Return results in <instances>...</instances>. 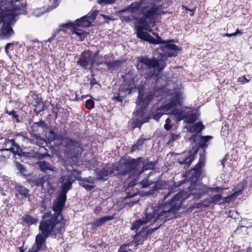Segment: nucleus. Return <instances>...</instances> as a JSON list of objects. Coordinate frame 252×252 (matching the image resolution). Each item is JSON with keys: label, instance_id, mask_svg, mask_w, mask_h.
Masks as SVG:
<instances>
[{"label": "nucleus", "instance_id": "1", "mask_svg": "<svg viewBox=\"0 0 252 252\" xmlns=\"http://www.w3.org/2000/svg\"><path fill=\"white\" fill-rule=\"evenodd\" d=\"M182 194L178 193L175 195L169 202L161 205L158 210L152 212L146 211L145 216L141 219L145 224L150 225L156 223L157 226L147 231V234H151L157 230L163 223L172 219L176 218L177 211L181 205Z\"/></svg>", "mask_w": 252, "mask_h": 252}, {"label": "nucleus", "instance_id": "2", "mask_svg": "<svg viewBox=\"0 0 252 252\" xmlns=\"http://www.w3.org/2000/svg\"><path fill=\"white\" fill-rule=\"evenodd\" d=\"M168 93L166 92L165 87L160 88L158 90L155 89L153 92H149L146 94L145 98H143L144 94L141 90L139 91V94L136 100V110L133 112V116L132 121L133 123V127L140 128L145 123L147 122L149 117L145 112V110L148 106L149 102L154 97H158L160 95L167 96Z\"/></svg>", "mask_w": 252, "mask_h": 252}, {"label": "nucleus", "instance_id": "3", "mask_svg": "<svg viewBox=\"0 0 252 252\" xmlns=\"http://www.w3.org/2000/svg\"><path fill=\"white\" fill-rule=\"evenodd\" d=\"M65 220L63 215H53L50 212L45 213L39 226V230L46 236L56 237L65 231Z\"/></svg>", "mask_w": 252, "mask_h": 252}, {"label": "nucleus", "instance_id": "4", "mask_svg": "<svg viewBox=\"0 0 252 252\" xmlns=\"http://www.w3.org/2000/svg\"><path fill=\"white\" fill-rule=\"evenodd\" d=\"M97 13L98 11L94 10L83 16L80 19L76 20L75 23L70 22L62 24L59 27L58 32L63 31L65 32L67 29H72V33L76 34L82 41L86 37L88 33L81 32L82 30L81 28H87L90 26L92 22L95 19Z\"/></svg>", "mask_w": 252, "mask_h": 252}, {"label": "nucleus", "instance_id": "5", "mask_svg": "<svg viewBox=\"0 0 252 252\" xmlns=\"http://www.w3.org/2000/svg\"><path fill=\"white\" fill-rule=\"evenodd\" d=\"M178 96V103L170 109L171 114L174 115L177 121L182 120L187 124H192L197 120L199 117V113L197 111L188 107L182 106L180 98L181 94L180 93H175L172 97Z\"/></svg>", "mask_w": 252, "mask_h": 252}, {"label": "nucleus", "instance_id": "6", "mask_svg": "<svg viewBox=\"0 0 252 252\" xmlns=\"http://www.w3.org/2000/svg\"><path fill=\"white\" fill-rule=\"evenodd\" d=\"M138 61L137 69L140 70L143 74H147L149 77L154 75L155 68L160 71L166 65L165 62L161 59H149L146 57H141L139 58Z\"/></svg>", "mask_w": 252, "mask_h": 252}, {"label": "nucleus", "instance_id": "7", "mask_svg": "<svg viewBox=\"0 0 252 252\" xmlns=\"http://www.w3.org/2000/svg\"><path fill=\"white\" fill-rule=\"evenodd\" d=\"M20 11L18 10L15 13L7 10L2 12L0 22L3 23L0 29V37L2 39H8L14 34V32L11 28L17 21V17L19 15Z\"/></svg>", "mask_w": 252, "mask_h": 252}, {"label": "nucleus", "instance_id": "8", "mask_svg": "<svg viewBox=\"0 0 252 252\" xmlns=\"http://www.w3.org/2000/svg\"><path fill=\"white\" fill-rule=\"evenodd\" d=\"M141 159L140 158L137 159L131 158L123 164L120 163L116 165L117 171L114 173L121 175L135 173L138 176V171L137 170V168L139 166Z\"/></svg>", "mask_w": 252, "mask_h": 252}, {"label": "nucleus", "instance_id": "9", "mask_svg": "<svg viewBox=\"0 0 252 252\" xmlns=\"http://www.w3.org/2000/svg\"><path fill=\"white\" fill-rule=\"evenodd\" d=\"M63 142L66 148L65 154L71 158L77 159L83 150L81 142L67 137L63 139Z\"/></svg>", "mask_w": 252, "mask_h": 252}, {"label": "nucleus", "instance_id": "10", "mask_svg": "<svg viewBox=\"0 0 252 252\" xmlns=\"http://www.w3.org/2000/svg\"><path fill=\"white\" fill-rule=\"evenodd\" d=\"M149 6L148 0H141L140 1L132 2L126 9L123 10L122 11H128L131 13L133 18L137 20L142 17V14L145 12L146 9Z\"/></svg>", "mask_w": 252, "mask_h": 252}, {"label": "nucleus", "instance_id": "11", "mask_svg": "<svg viewBox=\"0 0 252 252\" xmlns=\"http://www.w3.org/2000/svg\"><path fill=\"white\" fill-rule=\"evenodd\" d=\"M149 7L146 9L145 12L142 14V16L138 22L142 28L146 30H148V28H150V25H152V27L154 26V21L150 22V21L152 17L157 14L158 10V7L155 5L150 7L151 3L149 2ZM149 31L151 32V30H149Z\"/></svg>", "mask_w": 252, "mask_h": 252}, {"label": "nucleus", "instance_id": "12", "mask_svg": "<svg viewBox=\"0 0 252 252\" xmlns=\"http://www.w3.org/2000/svg\"><path fill=\"white\" fill-rule=\"evenodd\" d=\"M178 96L172 97L168 102L164 103L160 107L157 108L156 112L153 113V119L158 121L162 115L169 113L170 109L178 104Z\"/></svg>", "mask_w": 252, "mask_h": 252}, {"label": "nucleus", "instance_id": "13", "mask_svg": "<svg viewBox=\"0 0 252 252\" xmlns=\"http://www.w3.org/2000/svg\"><path fill=\"white\" fill-rule=\"evenodd\" d=\"M5 5L3 11L9 10L10 12L15 13L19 10V15L26 12V2L23 0H8Z\"/></svg>", "mask_w": 252, "mask_h": 252}, {"label": "nucleus", "instance_id": "14", "mask_svg": "<svg viewBox=\"0 0 252 252\" xmlns=\"http://www.w3.org/2000/svg\"><path fill=\"white\" fill-rule=\"evenodd\" d=\"M73 180L70 175H63L59 179V183L61 184V192L60 194L66 196L67 192L71 189Z\"/></svg>", "mask_w": 252, "mask_h": 252}, {"label": "nucleus", "instance_id": "15", "mask_svg": "<svg viewBox=\"0 0 252 252\" xmlns=\"http://www.w3.org/2000/svg\"><path fill=\"white\" fill-rule=\"evenodd\" d=\"M66 201V196L59 194L53 205V210L55 212V213L53 214V215H62L61 212Z\"/></svg>", "mask_w": 252, "mask_h": 252}, {"label": "nucleus", "instance_id": "16", "mask_svg": "<svg viewBox=\"0 0 252 252\" xmlns=\"http://www.w3.org/2000/svg\"><path fill=\"white\" fill-rule=\"evenodd\" d=\"M6 147L5 149H2L1 151H10L15 154H19L21 151L19 145L16 143L14 139H6L3 144Z\"/></svg>", "mask_w": 252, "mask_h": 252}, {"label": "nucleus", "instance_id": "17", "mask_svg": "<svg viewBox=\"0 0 252 252\" xmlns=\"http://www.w3.org/2000/svg\"><path fill=\"white\" fill-rule=\"evenodd\" d=\"M15 196L19 200H23L29 198L30 190L23 185L17 184L15 186Z\"/></svg>", "mask_w": 252, "mask_h": 252}, {"label": "nucleus", "instance_id": "18", "mask_svg": "<svg viewBox=\"0 0 252 252\" xmlns=\"http://www.w3.org/2000/svg\"><path fill=\"white\" fill-rule=\"evenodd\" d=\"M116 166H112L111 167H106L103 168L101 171L97 172L96 174L97 179L105 180L107 179L109 175H118L114 173L116 172Z\"/></svg>", "mask_w": 252, "mask_h": 252}, {"label": "nucleus", "instance_id": "19", "mask_svg": "<svg viewBox=\"0 0 252 252\" xmlns=\"http://www.w3.org/2000/svg\"><path fill=\"white\" fill-rule=\"evenodd\" d=\"M189 189L191 192L195 197L199 198L204 194L209 193L208 187L205 186H196L194 188V185H191L189 187Z\"/></svg>", "mask_w": 252, "mask_h": 252}, {"label": "nucleus", "instance_id": "20", "mask_svg": "<svg viewBox=\"0 0 252 252\" xmlns=\"http://www.w3.org/2000/svg\"><path fill=\"white\" fill-rule=\"evenodd\" d=\"M171 41L164 42L165 48L168 56L175 57L177 55L179 48L175 44H171Z\"/></svg>", "mask_w": 252, "mask_h": 252}, {"label": "nucleus", "instance_id": "21", "mask_svg": "<svg viewBox=\"0 0 252 252\" xmlns=\"http://www.w3.org/2000/svg\"><path fill=\"white\" fill-rule=\"evenodd\" d=\"M114 219L113 216H107L100 218L95 220L92 223V229H95L97 227L102 226L107 221L112 220Z\"/></svg>", "mask_w": 252, "mask_h": 252}, {"label": "nucleus", "instance_id": "22", "mask_svg": "<svg viewBox=\"0 0 252 252\" xmlns=\"http://www.w3.org/2000/svg\"><path fill=\"white\" fill-rule=\"evenodd\" d=\"M205 157L204 155L200 154L198 163L194 167V172L193 174L194 176H199L201 173L202 167L203 166L205 162Z\"/></svg>", "mask_w": 252, "mask_h": 252}, {"label": "nucleus", "instance_id": "23", "mask_svg": "<svg viewBox=\"0 0 252 252\" xmlns=\"http://www.w3.org/2000/svg\"><path fill=\"white\" fill-rule=\"evenodd\" d=\"M49 236H46L45 234H38L35 238V244L40 249H43L45 247L46 239Z\"/></svg>", "mask_w": 252, "mask_h": 252}, {"label": "nucleus", "instance_id": "24", "mask_svg": "<svg viewBox=\"0 0 252 252\" xmlns=\"http://www.w3.org/2000/svg\"><path fill=\"white\" fill-rule=\"evenodd\" d=\"M49 178V177L48 176L45 175V176H42L40 178H38L35 179L34 180H32V182L34 186L41 187H42L43 186V185L46 182H47L48 186H49L50 188H51L52 186L50 185L49 182L48 181Z\"/></svg>", "mask_w": 252, "mask_h": 252}, {"label": "nucleus", "instance_id": "25", "mask_svg": "<svg viewBox=\"0 0 252 252\" xmlns=\"http://www.w3.org/2000/svg\"><path fill=\"white\" fill-rule=\"evenodd\" d=\"M103 63L106 66L108 70H116L120 67L121 64V61L116 60L111 62H105Z\"/></svg>", "mask_w": 252, "mask_h": 252}, {"label": "nucleus", "instance_id": "26", "mask_svg": "<svg viewBox=\"0 0 252 252\" xmlns=\"http://www.w3.org/2000/svg\"><path fill=\"white\" fill-rule=\"evenodd\" d=\"M94 60L92 59L90 56H82L77 62V63L81 66L86 67L90 63H91L93 65L94 63Z\"/></svg>", "mask_w": 252, "mask_h": 252}, {"label": "nucleus", "instance_id": "27", "mask_svg": "<svg viewBox=\"0 0 252 252\" xmlns=\"http://www.w3.org/2000/svg\"><path fill=\"white\" fill-rule=\"evenodd\" d=\"M166 187L165 182L163 181L156 182L152 187V189L147 192L149 194H152L154 192L158 189H161Z\"/></svg>", "mask_w": 252, "mask_h": 252}, {"label": "nucleus", "instance_id": "28", "mask_svg": "<svg viewBox=\"0 0 252 252\" xmlns=\"http://www.w3.org/2000/svg\"><path fill=\"white\" fill-rule=\"evenodd\" d=\"M206 200L209 204H222V196L220 194H218L210 197L209 199H206L204 201Z\"/></svg>", "mask_w": 252, "mask_h": 252}, {"label": "nucleus", "instance_id": "29", "mask_svg": "<svg viewBox=\"0 0 252 252\" xmlns=\"http://www.w3.org/2000/svg\"><path fill=\"white\" fill-rule=\"evenodd\" d=\"M155 162L153 161L147 162L146 163H143L142 168L139 170L138 172V176L142 174L145 171L152 170L155 167Z\"/></svg>", "mask_w": 252, "mask_h": 252}, {"label": "nucleus", "instance_id": "30", "mask_svg": "<svg viewBox=\"0 0 252 252\" xmlns=\"http://www.w3.org/2000/svg\"><path fill=\"white\" fill-rule=\"evenodd\" d=\"M40 169L43 172H46L47 170L53 171V167L52 165L45 161H40L38 162Z\"/></svg>", "mask_w": 252, "mask_h": 252}, {"label": "nucleus", "instance_id": "31", "mask_svg": "<svg viewBox=\"0 0 252 252\" xmlns=\"http://www.w3.org/2000/svg\"><path fill=\"white\" fill-rule=\"evenodd\" d=\"M36 155L34 156L32 153L31 152H22V150L19 153V155L22 157H25L28 158H31L34 157H37L39 158H43L45 157V155L44 154H39L36 153Z\"/></svg>", "mask_w": 252, "mask_h": 252}, {"label": "nucleus", "instance_id": "32", "mask_svg": "<svg viewBox=\"0 0 252 252\" xmlns=\"http://www.w3.org/2000/svg\"><path fill=\"white\" fill-rule=\"evenodd\" d=\"M203 128V126L201 123L198 122L189 127V130L191 132H200Z\"/></svg>", "mask_w": 252, "mask_h": 252}, {"label": "nucleus", "instance_id": "33", "mask_svg": "<svg viewBox=\"0 0 252 252\" xmlns=\"http://www.w3.org/2000/svg\"><path fill=\"white\" fill-rule=\"evenodd\" d=\"M242 189L243 188L240 189L234 192L230 195L222 197V203L225 202L229 203V202L231 201L234 198L236 197L237 195L240 194Z\"/></svg>", "mask_w": 252, "mask_h": 252}, {"label": "nucleus", "instance_id": "34", "mask_svg": "<svg viewBox=\"0 0 252 252\" xmlns=\"http://www.w3.org/2000/svg\"><path fill=\"white\" fill-rule=\"evenodd\" d=\"M153 34L156 36L157 38H155L154 37L151 36L150 34L148 36V37L146 41H148L151 43H153L154 44H157L159 43H162L161 40V38L158 34L155 32H153Z\"/></svg>", "mask_w": 252, "mask_h": 252}, {"label": "nucleus", "instance_id": "35", "mask_svg": "<svg viewBox=\"0 0 252 252\" xmlns=\"http://www.w3.org/2000/svg\"><path fill=\"white\" fill-rule=\"evenodd\" d=\"M211 136H201L200 137V141L199 143L200 146L203 149L206 148L208 146V142L209 140L212 139Z\"/></svg>", "mask_w": 252, "mask_h": 252}, {"label": "nucleus", "instance_id": "36", "mask_svg": "<svg viewBox=\"0 0 252 252\" xmlns=\"http://www.w3.org/2000/svg\"><path fill=\"white\" fill-rule=\"evenodd\" d=\"M193 160V157L192 156H189L184 159H179L178 162L180 164L185 165L184 168L188 167L191 162Z\"/></svg>", "mask_w": 252, "mask_h": 252}, {"label": "nucleus", "instance_id": "37", "mask_svg": "<svg viewBox=\"0 0 252 252\" xmlns=\"http://www.w3.org/2000/svg\"><path fill=\"white\" fill-rule=\"evenodd\" d=\"M145 238L144 237H141V236L139 234H136L133 237V239L131 242L130 243L132 245V244H134L135 246H137L140 244H142L144 241L145 240Z\"/></svg>", "mask_w": 252, "mask_h": 252}, {"label": "nucleus", "instance_id": "38", "mask_svg": "<svg viewBox=\"0 0 252 252\" xmlns=\"http://www.w3.org/2000/svg\"><path fill=\"white\" fill-rule=\"evenodd\" d=\"M24 221L28 225H32L36 223L37 220L29 215H25L23 218Z\"/></svg>", "mask_w": 252, "mask_h": 252}, {"label": "nucleus", "instance_id": "39", "mask_svg": "<svg viewBox=\"0 0 252 252\" xmlns=\"http://www.w3.org/2000/svg\"><path fill=\"white\" fill-rule=\"evenodd\" d=\"M15 166L17 169L19 170L21 174L23 176H27L28 175L26 168L24 165L16 161L15 162Z\"/></svg>", "mask_w": 252, "mask_h": 252}, {"label": "nucleus", "instance_id": "40", "mask_svg": "<svg viewBox=\"0 0 252 252\" xmlns=\"http://www.w3.org/2000/svg\"><path fill=\"white\" fill-rule=\"evenodd\" d=\"M149 35V34L147 32L142 31L139 28H137V36L138 38L143 40L146 41Z\"/></svg>", "mask_w": 252, "mask_h": 252}, {"label": "nucleus", "instance_id": "41", "mask_svg": "<svg viewBox=\"0 0 252 252\" xmlns=\"http://www.w3.org/2000/svg\"><path fill=\"white\" fill-rule=\"evenodd\" d=\"M145 225L142 219L136 220L132 223V225L131 227L132 230H138L142 225Z\"/></svg>", "mask_w": 252, "mask_h": 252}, {"label": "nucleus", "instance_id": "42", "mask_svg": "<svg viewBox=\"0 0 252 252\" xmlns=\"http://www.w3.org/2000/svg\"><path fill=\"white\" fill-rule=\"evenodd\" d=\"M79 184L81 186L84 188L87 191H90L94 188V186L93 185L87 183L82 180H80Z\"/></svg>", "mask_w": 252, "mask_h": 252}, {"label": "nucleus", "instance_id": "43", "mask_svg": "<svg viewBox=\"0 0 252 252\" xmlns=\"http://www.w3.org/2000/svg\"><path fill=\"white\" fill-rule=\"evenodd\" d=\"M153 184V182L149 181L147 178L144 179L139 183V185L142 188H147Z\"/></svg>", "mask_w": 252, "mask_h": 252}, {"label": "nucleus", "instance_id": "44", "mask_svg": "<svg viewBox=\"0 0 252 252\" xmlns=\"http://www.w3.org/2000/svg\"><path fill=\"white\" fill-rule=\"evenodd\" d=\"M116 0H98L97 3L102 5H110L114 4Z\"/></svg>", "mask_w": 252, "mask_h": 252}, {"label": "nucleus", "instance_id": "45", "mask_svg": "<svg viewBox=\"0 0 252 252\" xmlns=\"http://www.w3.org/2000/svg\"><path fill=\"white\" fill-rule=\"evenodd\" d=\"M227 188H221L220 187H217L215 188L208 187V190L209 192H220L222 191L223 190L226 189Z\"/></svg>", "mask_w": 252, "mask_h": 252}, {"label": "nucleus", "instance_id": "46", "mask_svg": "<svg viewBox=\"0 0 252 252\" xmlns=\"http://www.w3.org/2000/svg\"><path fill=\"white\" fill-rule=\"evenodd\" d=\"M130 246H132L130 243L122 245L119 249L118 252H129L130 251L129 249Z\"/></svg>", "mask_w": 252, "mask_h": 252}, {"label": "nucleus", "instance_id": "47", "mask_svg": "<svg viewBox=\"0 0 252 252\" xmlns=\"http://www.w3.org/2000/svg\"><path fill=\"white\" fill-rule=\"evenodd\" d=\"M45 12L44 8H37L33 11V14L36 17H39Z\"/></svg>", "mask_w": 252, "mask_h": 252}, {"label": "nucleus", "instance_id": "48", "mask_svg": "<svg viewBox=\"0 0 252 252\" xmlns=\"http://www.w3.org/2000/svg\"><path fill=\"white\" fill-rule=\"evenodd\" d=\"M144 141V139H139L137 143L132 146L131 150L133 151L137 149H138L139 147L141 146L143 144Z\"/></svg>", "mask_w": 252, "mask_h": 252}, {"label": "nucleus", "instance_id": "49", "mask_svg": "<svg viewBox=\"0 0 252 252\" xmlns=\"http://www.w3.org/2000/svg\"><path fill=\"white\" fill-rule=\"evenodd\" d=\"M48 138L50 140H54L58 139V136L54 132V130L51 129L48 133Z\"/></svg>", "mask_w": 252, "mask_h": 252}, {"label": "nucleus", "instance_id": "50", "mask_svg": "<svg viewBox=\"0 0 252 252\" xmlns=\"http://www.w3.org/2000/svg\"><path fill=\"white\" fill-rule=\"evenodd\" d=\"M94 102L93 100L90 99L89 100H87L86 101L85 106L86 107L89 109H91L93 108H94Z\"/></svg>", "mask_w": 252, "mask_h": 252}, {"label": "nucleus", "instance_id": "51", "mask_svg": "<svg viewBox=\"0 0 252 252\" xmlns=\"http://www.w3.org/2000/svg\"><path fill=\"white\" fill-rule=\"evenodd\" d=\"M81 180L85 181V182L90 184L91 185H93L94 183V182L96 180V179L92 177L85 178Z\"/></svg>", "mask_w": 252, "mask_h": 252}, {"label": "nucleus", "instance_id": "52", "mask_svg": "<svg viewBox=\"0 0 252 252\" xmlns=\"http://www.w3.org/2000/svg\"><path fill=\"white\" fill-rule=\"evenodd\" d=\"M180 137V134H174L171 133L170 135V138L169 139L168 141V143H170L171 142H173L175 140L179 139Z\"/></svg>", "mask_w": 252, "mask_h": 252}, {"label": "nucleus", "instance_id": "53", "mask_svg": "<svg viewBox=\"0 0 252 252\" xmlns=\"http://www.w3.org/2000/svg\"><path fill=\"white\" fill-rule=\"evenodd\" d=\"M229 217L234 219H237L238 218V214L236 211H230L229 214Z\"/></svg>", "mask_w": 252, "mask_h": 252}, {"label": "nucleus", "instance_id": "54", "mask_svg": "<svg viewBox=\"0 0 252 252\" xmlns=\"http://www.w3.org/2000/svg\"><path fill=\"white\" fill-rule=\"evenodd\" d=\"M51 1L53 3V4L51 8L49 7V9L48 10L49 11L52 10L53 9L55 8L59 4V0H51Z\"/></svg>", "mask_w": 252, "mask_h": 252}, {"label": "nucleus", "instance_id": "55", "mask_svg": "<svg viewBox=\"0 0 252 252\" xmlns=\"http://www.w3.org/2000/svg\"><path fill=\"white\" fill-rule=\"evenodd\" d=\"M238 81L242 84H246L249 82V80L247 79L245 76L239 77Z\"/></svg>", "mask_w": 252, "mask_h": 252}, {"label": "nucleus", "instance_id": "56", "mask_svg": "<svg viewBox=\"0 0 252 252\" xmlns=\"http://www.w3.org/2000/svg\"><path fill=\"white\" fill-rule=\"evenodd\" d=\"M208 205H206L202 203H196L193 205L192 207L195 208H201L202 207H208Z\"/></svg>", "mask_w": 252, "mask_h": 252}, {"label": "nucleus", "instance_id": "57", "mask_svg": "<svg viewBox=\"0 0 252 252\" xmlns=\"http://www.w3.org/2000/svg\"><path fill=\"white\" fill-rule=\"evenodd\" d=\"M29 250L31 252H37L40 250V249L35 244Z\"/></svg>", "mask_w": 252, "mask_h": 252}, {"label": "nucleus", "instance_id": "58", "mask_svg": "<svg viewBox=\"0 0 252 252\" xmlns=\"http://www.w3.org/2000/svg\"><path fill=\"white\" fill-rule=\"evenodd\" d=\"M43 109V108L40 106V104L39 103L35 106V111L37 113H39Z\"/></svg>", "mask_w": 252, "mask_h": 252}, {"label": "nucleus", "instance_id": "59", "mask_svg": "<svg viewBox=\"0 0 252 252\" xmlns=\"http://www.w3.org/2000/svg\"><path fill=\"white\" fill-rule=\"evenodd\" d=\"M121 19L122 21L127 22H129L131 20L129 16L126 15H122L121 17Z\"/></svg>", "mask_w": 252, "mask_h": 252}, {"label": "nucleus", "instance_id": "60", "mask_svg": "<svg viewBox=\"0 0 252 252\" xmlns=\"http://www.w3.org/2000/svg\"><path fill=\"white\" fill-rule=\"evenodd\" d=\"M6 113L8 114L9 115L12 116L13 118L17 117L16 112L14 110H12L9 112L7 110Z\"/></svg>", "mask_w": 252, "mask_h": 252}, {"label": "nucleus", "instance_id": "61", "mask_svg": "<svg viewBox=\"0 0 252 252\" xmlns=\"http://www.w3.org/2000/svg\"><path fill=\"white\" fill-rule=\"evenodd\" d=\"M59 30V28L57 30V31H56L54 32V33L53 34L52 36L51 37V38H49L47 41L46 42H50L55 37H56V35L59 32H60L61 31H59L58 32V30Z\"/></svg>", "mask_w": 252, "mask_h": 252}, {"label": "nucleus", "instance_id": "62", "mask_svg": "<svg viewBox=\"0 0 252 252\" xmlns=\"http://www.w3.org/2000/svg\"><path fill=\"white\" fill-rule=\"evenodd\" d=\"M183 183V182H180L179 184H177L176 183H175L173 186L172 187L171 189L173 190L176 189L177 188H178L179 186L182 185Z\"/></svg>", "mask_w": 252, "mask_h": 252}, {"label": "nucleus", "instance_id": "63", "mask_svg": "<svg viewBox=\"0 0 252 252\" xmlns=\"http://www.w3.org/2000/svg\"><path fill=\"white\" fill-rule=\"evenodd\" d=\"M119 94H120V93H119ZM113 99L115 100H117L118 101H122V100H123L122 98V97H121L120 96V94H119L118 96H114L113 97Z\"/></svg>", "mask_w": 252, "mask_h": 252}, {"label": "nucleus", "instance_id": "64", "mask_svg": "<svg viewBox=\"0 0 252 252\" xmlns=\"http://www.w3.org/2000/svg\"><path fill=\"white\" fill-rule=\"evenodd\" d=\"M164 128L167 130H169L171 128V126L169 124H165L164 126Z\"/></svg>", "mask_w": 252, "mask_h": 252}]
</instances>
